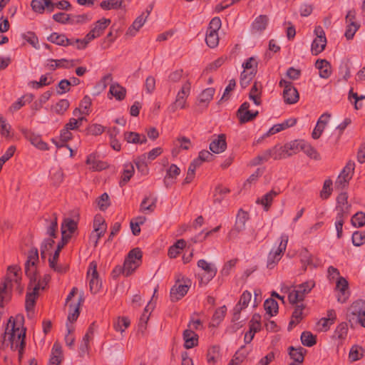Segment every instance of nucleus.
Wrapping results in <instances>:
<instances>
[{"mask_svg": "<svg viewBox=\"0 0 365 365\" xmlns=\"http://www.w3.org/2000/svg\"><path fill=\"white\" fill-rule=\"evenodd\" d=\"M24 317L17 315L10 317L6 324L2 339L4 348H10L22 354L25 346L26 329L24 328Z\"/></svg>", "mask_w": 365, "mask_h": 365, "instance_id": "nucleus-1", "label": "nucleus"}, {"mask_svg": "<svg viewBox=\"0 0 365 365\" xmlns=\"http://www.w3.org/2000/svg\"><path fill=\"white\" fill-rule=\"evenodd\" d=\"M38 262V252L36 248L30 250L28 259L25 264V272L27 277L30 279V286L34 292H38L40 289H43L47 281L41 279L38 275L36 264Z\"/></svg>", "mask_w": 365, "mask_h": 365, "instance_id": "nucleus-2", "label": "nucleus"}, {"mask_svg": "<svg viewBox=\"0 0 365 365\" xmlns=\"http://www.w3.org/2000/svg\"><path fill=\"white\" fill-rule=\"evenodd\" d=\"M21 272L16 265L9 266L4 282H0V304L3 306L7 290L15 288L19 293L22 292L23 287L21 284Z\"/></svg>", "mask_w": 365, "mask_h": 365, "instance_id": "nucleus-3", "label": "nucleus"}, {"mask_svg": "<svg viewBox=\"0 0 365 365\" xmlns=\"http://www.w3.org/2000/svg\"><path fill=\"white\" fill-rule=\"evenodd\" d=\"M110 19L102 18L97 21L93 29L83 39H76L75 42L78 43L77 48L78 49H83L86 48L87 44L94 38L99 37L104 31V30L110 24Z\"/></svg>", "mask_w": 365, "mask_h": 365, "instance_id": "nucleus-4", "label": "nucleus"}, {"mask_svg": "<svg viewBox=\"0 0 365 365\" xmlns=\"http://www.w3.org/2000/svg\"><path fill=\"white\" fill-rule=\"evenodd\" d=\"M289 237L286 234H282L279 237V243L278 246L273 247L267 256V267L269 269H273L276 264L279 262L282 255H284L287 243Z\"/></svg>", "mask_w": 365, "mask_h": 365, "instance_id": "nucleus-5", "label": "nucleus"}, {"mask_svg": "<svg viewBox=\"0 0 365 365\" xmlns=\"http://www.w3.org/2000/svg\"><path fill=\"white\" fill-rule=\"evenodd\" d=\"M191 83L189 80L185 81L178 92L175 101L169 106L170 112L175 113L178 109H185L187 107V99L190 93Z\"/></svg>", "mask_w": 365, "mask_h": 365, "instance_id": "nucleus-6", "label": "nucleus"}, {"mask_svg": "<svg viewBox=\"0 0 365 365\" xmlns=\"http://www.w3.org/2000/svg\"><path fill=\"white\" fill-rule=\"evenodd\" d=\"M142 257L141 251L138 249H133L129 252L128 257H126L122 272L128 277L130 275L140 264Z\"/></svg>", "mask_w": 365, "mask_h": 365, "instance_id": "nucleus-7", "label": "nucleus"}, {"mask_svg": "<svg viewBox=\"0 0 365 365\" xmlns=\"http://www.w3.org/2000/svg\"><path fill=\"white\" fill-rule=\"evenodd\" d=\"M314 287L312 281L306 282L299 285L297 289L289 292L288 299L291 304H294L303 301L305 295L308 294Z\"/></svg>", "mask_w": 365, "mask_h": 365, "instance_id": "nucleus-8", "label": "nucleus"}, {"mask_svg": "<svg viewBox=\"0 0 365 365\" xmlns=\"http://www.w3.org/2000/svg\"><path fill=\"white\" fill-rule=\"evenodd\" d=\"M355 168V163L349 161L339 173L336 180L335 181V187L338 190L345 188L349 180L351 179Z\"/></svg>", "mask_w": 365, "mask_h": 365, "instance_id": "nucleus-9", "label": "nucleus"}, {"mask_svg": "<svg viewBox=\"0 0 365 365\" xmlns=\"http://www.w3.org/2000/svg\"><path fill=\"white\" fill-rule=\"evenodd\" d=\"M279 86L283 88V98L286 103L294 104L297 102L299 93L291 82L281 79Z\"/></svg>", "mask_w": 365, "mask_h": 365, "instance_id": "nucleus-10", "label": "nucleus"}, {"mask_svg": "<svg viewBox=\"0 0 365 365\" xmlns=\"http://www.w3.org/2000/svg\"><path fill=\"white\" fill-rule=\"evenodd\" d=\"M197 267L205 272L201 276L200 283L207 284L216 275L217 269L212 262H208L205 259H200L197 262Z\"/></svg>", "mask_w": 365, "mask_h": 365, "instance_id": "nucleus-11", "label": "nucleus"}, {"mask_svg": "<svg viewBox=\"0 0 365 365\" xmlns=\"http://www.w3.org/2000/svg\"><path fill=\"white\" fill-rule=\"evenodd\" d=\"M314 32L317 37L312 43L311 51L313 55H318L324 51L327 44V39L324 32L321 26L315 29Z\"/></svg>", "mask_w": 365, "mask_h": 365, "instance_id": "nucleus-12", "label": "nucleus"}, {"mask_svg": "<svg viewBox=\"0 0 365 365\" xmlns=\"http://www.w3.org/2000/svg\"><path fill=\"white\" fill-rule=\"evenodd\" d=\"M87 275L89 279L90 291L93 294H96L100 290L101 283L98 279V274L97 272V265L96 262H92L90 263Z\"/></svg>", "mask_w": 365, "mask_h": 365, "instance_id": "nucleus-13", "label": "nucleus"}, {"mask_svg": "<svg viewBox=\"0 0 365 365\" xmlns=\"http://www.w3.org/2000/svg\"><path fill=\"white\" fill-rule=\"evenodd\" d=\"M336 290L337 291V301L341 304L346 302L350 292L349 290V283L347 280L342 277H339L336 283Z\"/></svg>", "mask_w": 365, "mask_h": 365, "instance_id": "nucleus-14", "label": "nucleus"}, {"mask_svg": "<svg viewBox=\"0 0 365 365\" xmlns=\"http://www.w3.org/2000/svg\"><path fill=\"white\" fill-rule=\"evenodd\" d=\"M345 20L346 24L345 36L348 40H350L353 38L355 33L359 28V26L355 21V11L353 10L349 11Z\"/></svg>", "mask_w": 365, "mask_h": 365, "instance_id": "nucleus-15", "label": "nucleus"}, {"mask_svg": "<svg viewBox=\"0 0 365 365\" xmlns=\"http://www.w3.org/2000/svg\"><path fill=\"white\" fill-rule=\"evenodd\" d=\"M336 215L346 217L350 212L351 205L348 202V195L346 192L340 193L336 198Z\"/></svg>", "mask_w": 365, "mask_h": 365, "instance_id": "nucleus-16", "label": "nucleus"}, {"mask_svg": "<svg viewBox=\"0 0 365 365\" xmlns=\"http://www.w3.org/2000/svg\"><path fill=\"white\" fill-rule=\"evenodd\" d=\"M78 219L65 218L61 224L62 240L68 239L76 230Z\"/></svg>", "mask_w": 365, "mask_h": 365, "instance_id": "nucleus-17", "label": "nucleus"}, {"mask_svg": "<svg viewBox=\"0 0 365 365\" xmlns=\"http://www.w3.org/2000/svg\"><path fill=\"white\" fill-rule=\"evenodd\" d=\"M365 311V301L358 299L354 301L347 310V317L350 322L354 321L356 316H359Z\"/></svg>", "mask_w": 365, "mask_h": 365, "instance_id": "nucleus-18", "label": "nucleus"}, {"mask_svg": "<svg viewBox=\"0 0 365 365\" xmlns=\"http://www.w3.org/2000/svg\"><path fill=\"white\" fill-rule=\"evenodd\" d=\"M251 298L252 294L250 292L245 291L242 293L239 300V302L237 303V304H236L233 309L234 319L235 320H237L239 319L240 312L248 306L251 300Z\"/></svg>", "mask_w": 365, "mask_h": 365, "instance_id": "nucleus-19", "label": "nucleus"}, {"mask_svg": "<svg viewBox=\"0 0 365 365\" xmlns=\"http://www.w3.org/2000/svg\"><path fill=\"white\" fill-rule=\"evenodd\" d=\"M227 148L226 136L225 134H220L212 140L210 144V150L216 154L224 152Z\"/></svg>", "mask_w": 365, "mask_h": 365, "instance_id": "nucleus-20", "label": "nucleus"}, {"mask_svg": "<svg viewBox=\"0 0 365 365\" xmlns=\"http://www.w3.org/2000/svg\"><path fill=\"white\" fill-rule=\"evenodd\" d=\"M74 66L73 60H67L61 58L58 60L48 59L46 62V67L48 69L54 71L56 68H69Z\"/></svg>", "mask_w": 365, "mask_h": 365, "instance_id": "nucleus-21", "label": "nucleus"}, {"mask_svg": "<svg viewBox=\"0 0 365 365\" xmlns=\"http://www.w3.org/2000/svg\"><path fill=\"white\" fill-rule=\"evenodd\" d=\"M31 6L34 11L39 14H43L46 9L48 12L53 11L51 0H32Z\"/></svg>", "mask_w": 365, "mask_h": 365, "instance_id": "nucleus-22", "label": "nucleus"}, {"mask_svg": "<svg viewBox=\"0 0 365 365\" xmlns=\"http://www.w3.org/2000/svg\"><path fill=\"white\" fill-rule=\"evenodd\" d=\"M84 297L83 294H81L78 300L76 302H74L73 303H71L68 306L69 311H68V315L67 318V321L68 322H75L78 316H79V308L81 304L83 302Z\"/></svg>", "mask_w": 365, "mask_h": 365, "instance_id": "nucleus-23", "label": "nucleus"}, {"mask_svg": "<svg viewBox=\"0 0 365 365\" xmlns=\"http://www.w3.org/2000/svg\"><path fill=\"white\" fill-rule=\"evenodd\" d=\"M188 289V284L176 283L170 290L171 300L173 302L178 301L187 294Z\"/></svg>", "mask_w": 365, "mask_h": 365, "instance_id": "nucleus-24", "label": "nucleus"}, {"mask_svg": "<svg viewBox=\"0 0 365 365\" xmlns=\"http://www.w3.org/2000/svg\"><path fill=\"white\" fill-rule=\"evenodd\" d=\"M316 68L319 70V76L322 78H327L331 74L330 63L325 59L317 60L315 63Z\"/></svg>", "mask_w": 365, "mask_h": 365, "instance_id": "nucleus-25", "label": "nucleus"}, {"mask_svg": "<svg viewBox=\"0 0 365 365\" xmlns=\"http://www.w3.org/2000/svg\"><path fill=\"white\" fill-rule=\"evenodd\" d=\"M183 339L185 347L191 349L197 344L198 336L192 329H186L183 332Z\"/></svg>", "mask_w": 365, "mask_h": 365, "instance_id": "nucleus-26", "label": "nucleus"}, {"mask_svg": "<svg viewBox=\"0 0 365 365\" xmlns=\"http://www.w3.org/2000/svg\"><path fill=\"white\" fill-rule=\"evenodd\" d=\"M268 23V17L266 15H260L257 17L252 24V30L254 33H260L264 31Z\"/></svg>", "mask_w": 365, "mask_h": 365, "instance_id": "nucleus-27", "label": "nucleus"}, {"mask_svg": "<svg viewBox=\"0 0 365 365\" xmlns=\"http://www.w3.org/2000/svg\"><path fill=\"white\" fill-rule=\"evenodd\" d=\"M303 140H295L286 143L284 146L287 157L294 155L302 150Z\"/></svg>", "mask_w": 365, "mask_h": 365, "instance_id": "nucleus-28", "label": "nucleus"}, {"mask_svg": "<svg viewBox=\"0 0 365 365\" xmlns=\"http://www.w3.org/2000/svg\"><path fill=\"white\" fill-rule=\"evenodd\" d=\"M48 41L59 46H66L73 44L72 40L68 39L64 34L53 33L48 38Z\"/></svg>", "mask_w": 365, "mask_h": 365, "instance_id": "nucleus-29", "label": "nucleus"}, {"mask_svg": "<svg viewBox=\"0 0 365 365\" xmlns=\"http://www.w3.org/2000/svg\"><path fill=\"white\" fill-rule=\"evenodd\" d=\"M147 21V16H144V13L138 16L129 27L127 34L130 36H135L139 29L145 24Z\"/></svg>", "mask_w": 365, "mask_h": 365, "instance_id": "nucleus-30", "label": "nucleus"}, {"mask_svg": "<svg viewBox=\"0 0 365 365\" xmlns=\"http://www.w3.org/2000/svg\"><path fill=\"white\" fill-rule=\"evenodd\" d=\"M124 139L128 143L143 144L147 142V138L145 135H140V134L135 132L125 133Z\"/></svg>", "mask_w": 365, "mask_h": 365, "instance_id": "nucleus-31", "label": "nucleus"}, {"mask_svg": "<svg viewBox=\"0 0 365 365\" xmlns=\"http://www.w3.org/2000/svg\"><path fill=\"white\" fill-rule=\"evenodd\" d=\"M277 195L278 192L272 190L264 195L261 198H258L256 202L257 204H261L264 207V210L267 211L272 202L273 199Z\"/></svg>", "mask_w": 365, "mask_h": 365, "instance_id": "nucleus-32", "label": "nucleus"}, {"mask_svg": "<svg viewBox=\"0 0 365 365\" xmlns=\"http://www.w3.org/2000/svg\"><path fill=\"white\" fill-rule=\"evenodd\" d=\"M262 85L255 83L250 92V99L253 101L256 106L261 104Z\"/></svg>", "mask_w": 365, "mask_h": 365, "instance_id": "nucleus-33", "label": "nucleus"}, {"mask_svg": "<svg viewBox=\"0 0 365 365\" xmlns=\"http://www.w3.org/2000/svg\"><path fill=\"white\" fill-rule=\"evenodd\" d=\"M86 163L90 167L89 168L93 170L99 171L105 169L107 165L105 163L98 160L95 155H90L88 156Z\"/></svg>", "mask_w": 365, "mask_h": 365, "instance_id": "nucleus-34", "label": "nucleus"}, {"mask_svg": "<svg viewBox=\"0 0 365 365\" xmlns=\"http://www.w3.org/2000/svg\"><path fill=\"white\" fill-rule=\"evenodd\" d=\"M186 242L182 240H178L177 242L172 246L170 247L168 250V256L170 258L177 257L181 252V251L185 247Z\"/></svg>", "mask_w": 365, "mask_h": 365, "instance_id": "nucleus-35", "label": "nucleus"}, {"mask_svg": "<svg viewBox=\"0 0 365 365\" xmlns=\"http://www.w3.org/2000/svg\"><path fill=\"white\" fill-rule=\"evenodd\" d=\"M109 93L115 97L116 100L121 101L125 96L126 90L118 83H113L110 86Z\"/></svg>", "mask_w": 365, "mask_h": 365, "instance_id": "nucleus-36", "label": "nucleus"}, {"mask_svg": "<svg viewBox=\"0 0 365 365\" xmlns=\"http://www.w3.org/2000/svg\"><path fill=\"white\" fill-rule=\"evenodd\" d=\"M61 348L58 344H54L52 349L51 356L49 360V365H59L61 362Z\"/></svg>", "mask_w": 365, "mask_h": 365, "instance_id": "nucleus-37", "label": "nucleus"}, {"mask_svg": "<svg viewBox=\"0 0 365 365\" xmlns=\"http://www.w3.org/2000/svg\"><path fill=\"white\" fill-rule=\"evenodd\" d=\"M215 94V89L213 88H208L205 89L198 97L199 103L207 106L210 101L212 99Z\"/></svg>", "mask_w": 365, "mask_h": 365, "instance_id": "nucleus-38", "label": "nucleus"}, {"mask_svg": "<svg viewBox=\"0 0 365 365\" xmlns=\"http://www.w3.org/2000/svg\"><path fill=\"white\" fill-rule=\"evenodd\" d=\"M304 308V306L302 304H297L295 306L292 313V320L289 324V327H292L293 325L298 324L302 320V319L303 318Z\"/></svg>", "mask_w": 365, "mask_h": 365, "instance_id": "nucleus-39", "label": "nucleus"}, {"mask_svg": "<svg viewBox=\"0 0 365 365\" xmlns=\"http://www.w3.org/2000/svg\"><path fill=\"white\" fill-rule=\"evenodd\" d=\"M247 220L248 214L246 212L242 210L239 211L237 215L236 222L235 225V230H237L238 232L243 230L245 227V224Z\"/></svg>", "mask_w": 365, "mask_h": 365, "instance_id": "nucleus-40", "label": "nucleus"}, {"mask_svg": "<svg viewBox=\"0 0 365 365\" xmlns=\"http://www.w3.org/2000/svg\"><path fill=\"white\" fill-rule=\"evenodd\" d=\"M220 359V348L212 346L209 348L207 354V361L210 364H215Z\"/></svg>", "mask_w": 365, "mask_h": 365, "instance_id": "nucleus-41", "label": "nucleus"}, {"mask_svg": "<svg viewBox=\"0 0 365 365\" xmlns=\"http://www.w3.org/2000/svg\"><path fill=\"white\" fill-rule=\"evenodd\" d=\"M264 309L266 313L270 317L275 315L278 312V304L273 299H267L264 303Z\"/></svg>", "mask_w": 365, "mask_h": 365, "instance_id": "nucleus-42", "label": "nucleus"}, {"mask_svg": "<svg viewBox=\"0 0 365 365\" xmlns=\"http://www.w3.org/2000/svg\"><path fill=\"white\" fill-rule=\"evenodd\" d=\"M123 0H105L101 2L100 6L103 10L118 9L122 7Z\"/></svg>", "mask_w": 365, "mask_h": 365, "instance_id": "nucleus-43", "label": "nucleus"}, {"mask_svg": "<svg viewBox=\"0 0 365 365\" xmlns=\"http://www.w3.org/2000/svg\"><path fill=\"white\" fill-rule=\"evenodd\" d=\"M33 99L34 96L31 94L22 96L12 104V106H11V110L12 111H16L19 110L22 106H24L26 103L31 102Z\"/></svg>", "mask_w": 365, "mask_h": 365, "instance_id": "nucleus-44", "label": "nucleus"}, {"mask_svg": "<svg viewBox=\"0 0 365 365\" xmlns=\"http://www.w3.org/2000/svg\"><path fill=\"white\" fill-rule=\"evenodd\" d=\"M205 41L210 48H215L219 43V36L216 31H207Z\"/></svg>", "mask_w": 365, "mask_h": 365, "instance_id": "nucleus-45", "label": "nucleus"}, {"mask_svg": "<svg viewBox=\"0 0 365 365\" xmlns=\"http://www.w3.org/2000/svg\"><path fill=\"white\" fill-rule=\"evenodd\" d=\"M304 349L302 347L295 349L293 346L289 347V356L297 363H302L304 360L303 351Z\"/></svg>", "mask_w": 365, "mask_h": 365, "instance_id": "nucleus-46", "label": "nucleus"}, {"mask_svg": "<svg viewBox=\"0 0 365 365\" xmlns=\"http://www.w3.org/2000/svg\"><path fill=\"white\" fill-rule=\"evenodd\" d=\"M289 121L291 122L290 124L281 123V124L274 125L273 127H272L268 130V132L266 133V135L268 136L269 135H273V134L277 133L280 132L281 130H283L284 129H285L288 127L293 126L294 125L296 124L295 119H289Z\"/></svg>", "mask_w": 365, "mask_h": 365, "instance_id": "nucleus-47", "label": "nucleus"}, {"mask_svg": "<svg viewBox=\"0 0 365 365\" xmlns=\"http://www.w3.org/2000/svg\"><path fill=\"white\" fill-rule=\"evenodd\" d=\"M258 115V111L255 110H244L242 113H237L240 121L242 123L248 122L254 119Z\"/></svg>", "mask_w": 365, "mask_h": 365, "instance_id": "nucleus-48", "label": "nucleus"}, {"mask_svg": "<svg viewBox=\"0 0 365 365\" xmlns=\"http://www.w3.org/2000/svg\"><path fill=\"white\" fill-rule=\"evenodd\" d=\"M301 150L304 151V153L312 158L316 160L319 158V154L317 153V150L304 140H303Z\"/></svg>", "mask_w": 365, "mask_h": 365, "instance_id": "nucleus-49", "label": "nucleus"}, {"mask_svg": "<svg viewBox=\"0 0 365 365\" xmlns=\"http://www.w3.org/2000/svg\"><path fill=\"white\" fill-rule=\"evenodd\" d=\"M301 341L306 346H312L316 344V337L310 331H304L301 335Z\"/></svg>", "mask_w": 365, "mask_h": 365, "instance_id": "nucleus-50", "label": "nucleus"}, {"mask_svg": "<svg viewBox=\"0 0 365 365\" xmlns=\"http://www.w3.org/2000/svg\"><path fill=\"white\" fill-rule=\"evenodd\" d=\"M54 241L52 238L44 240L41 246V255L43 259H45L47 255H49L51 249L53 247Z\"/></svg>", "mask_w": 365, "mask_h": 365, "instance_id": "nucleus-51", "label": "nucleus"}, {"mask_svg": "<svg viewBox=\"0 0 365 365\" xmlns=\"http://www.w3.org/2000/svg\"><path fill=\"white\" fill-rule=\"evenodd\" d=\"M51 178L53 183L56 185H58L63 179V173L61 168H53L51 170Z\"/></svg>", "mask_w": 365, "mask_h": 365, "instance_id": "nucleus-52", "label": "nucleus"}, {"mask_svg": "<svg viewBox=\"0 0 365 365\" xmlns=\"http://www.w3.org/2000/svg\"><path fill=\"white\" fill-rule=\"evenodd\" d=\"M332 180L331 179H327L323 185L322 190L320 192V197L323 200L329 198L332 192Z\"/></svg>", "mask_w": 365, "mask_h": 365, "instance_id": "nucleus-53", "label": "nucleus"}, {"mask_svg": "<svg viewBox=\"0 0 365 365\" xmlns=\"http://www.w3.org/2000/svg\"><path fill=\"white\" fill-rule=\"evenodd\" d=\"M364 350L359 346H353L349 351V358L351 361L360 359L363 356Z\"/></svg>", "mask_w": 365, "mask_h": 365, "instance_id": "nucleus-54", "label": "nucleus"}, {"mask_svg": "<svg viewBox=\"0 0 365 365\" xmlns=\"http://www.w3.org/2000/svg\"><path fill=\"white\" fill-rule=\"evenodd\" d=\"M70 106L69 101L66 99L60 100L56 104L53 106V110L56 113L61 115L63 114Z\"/></svg>", "mask_w": 365, "mask_h": 365, "instance_id": "nucleus-55", "label": "nucleus"}, {"mask_svg": "<svg viewBox=\"0 0 365 365\" xmlns=\"http://www.w3.org/2000/svg\"><path fill=\"white\" fill-rule=\"evenodd\" d=\"M130 324V320L127 317L118 318L114 324V328L117 331L123 333Z\"/></svg>", "mask_w": 365, "mask_h": 365, "instance_id": "nucleus-56", "label": "nucleus"}, {"mask_svg": "<svg viewBox=\"0 0 365 365\" xmlns=\"http://www.w3.org/2000/svg\"><path fill=\"white\" fill-rule=\"evenodd\" d=\"M146 155H142L135 160V164L138 170L143 174L148 173Z\"/></svg>", "mask_w": 365, "mask_h": 365, "instance_id": "nucleus-57", "label": "nucleus"}, {"mask_svg": "<svg viewBox=\"0 0 365 365\" xmlns=\"http://www.w3.org/2000/svg\"><path fill=\"white\" fill-rule=\"evenodd\" d=\"M134 173V167L131 163H126L124 165V170L123 173L122 182L126 183L133 176Z\"/></svg>", "mask_w": 365, "mask_h": 365, "instance_id": "nucleus-58", "label": "nucleus"}, {"mask_svg": "<svg viewBox=\"0 0 365 365\" xmlns=\"http://www.w3.org/2000/svg\"><path fill=\"white\" fill-rule=\"evenodd\" d=\"M37 294H38V292H34V290L33 289V291L31 292H29L26 294V309L29 313L30 312H31L34 309V306L35 301H36V297Z\"/></svg>", "mask_w": 365, "mask_h": 365, "instance_id": "nucleus-59", "label": "nucleus"}, {"mask_svg": "<svg viewBox=\"0 0 365 365\" xmlns=\"http://www.w3.org/2000/svg\"><path fill=\"white\" fill-rule=\"evenodd\" d=\"M351 223L356 227H361L365 225V213L359 212L351 217Z\"/></svg>", "mask_w": 365, "mask_h": 365, "instance_id": "nucleus-60", "label": "nucleus"}, {"mask_svg": "<svg viewBox=\"0 0 365 365\" xmlns=\"http://www.w3.org/2000/svg\"><path fill=\"white\" fill-rule=\"evenodd\" d=\"M30 141L32 145H34L36 148H38L39 150H48L47 143L43 142L41 140V138L38 135L31 136Z\"/></svg>", "mask_w": 365, "mask_h": 365, "instance_id": "nucleus-61", "label": "nucleus"}, {"mask_svg": "<svg viewBox=\"0 0 365 365\" xmlns=\"http://www.w3.org/2000/svg\"><path fill=\"white\" fill-rule=\"evenodd\" d=\"M94 232H106L107 225L101 216H96L93 221Z\"/></svg>", "mask_w": 365, "mask_h": 365, "instance_id": "nucleus-62", "label": "nucleus"}, {"mask_svg": "<svg viewBox=\"0 0 365 365\" xmlns=\"http://www.w3.org/2000/svg\"><path fill=\"white\" fill-rule=\"evenodd\" d=\"M255 74L253 73L249 72L247 70H244L241 73L240 77V85L242 87H247L253 78Z\"/></svg>", "mask_w": 365, "mask_h": 365, "instance_id": "nucleus-63", "label": "nucleus"}, {"mask_svg": "<svg viewBox=\"0 0 365 365\" xmlns=\"http://www.w3.org/2000/svg\"><path fill=\"white\" fill-rule=\"evenodd\" d=\"M22 36L24 40H26L28 43L32 45L34 48H38V40L34 32L29 31L27 33L24 34Z\"/></svg>", "mask_w": 365, "mask_h": 365, "instance_id": "nucleus-64", "label": "nucleus"}]
</instances>
